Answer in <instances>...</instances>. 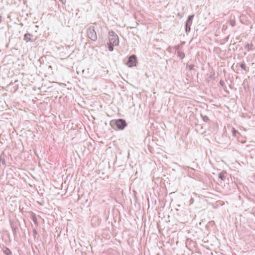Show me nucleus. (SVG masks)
I'll return each instance as SVG.
<instances>
[{"mask_svg":"<svg viewBox=\"0 0 255 255\" xmlns=\"http://www.w3.org/2000/svg\"><path fill=\"white\" fill-rule=\"evenodd\" d=\"M110 125L115 130H123L127 126V123L124 119H119L111 121Z\"/></svg>","mask_w":255,"mask_h":255,"instance_id":"obj_1","label":"nucleus"},{"mask_svg":"<svg viewBox=\"0 0 255 255\" xmlns=\"http://www.w3.org/2000/svg\"><path fill=\"white\" fill-rule=\"evenodd\" d=\"M87 35L92 41H96L97 40V32L95 31V27L93 25L90 26L87 29Z\"/></svg>","mask_w":255,"mask_h":255,"instance_id":"obj_2","label":"nucleus"},{"mask_svg":"<svg viewBox=\"0 0 255 255\" xmlns=\"http://www.w3.org/2000/svg\"><path fill=\"white\" fill-rule=\"evenodd\" d=\"M109 43L113 45H119V38L118 35L113 30H110L109 32Z\"/></svg>","mask_w":255,"mask_h":255,"instance_id":"obj_3","label":"nucleus"},{"mask_svg":"<svg viewBox=\"0 0 255 255\" xmlns=\"http://www.w3.org/2000/svg\"><path fill=\"white\" fill-rule=\"evenodd\" d=\"M194 14H192L188 16L187 19L185 22V31L187 33H189L191 30V26L192 24Z\"/></svg>","mask_w":255,"mask_h":255,"instance_id":"obj_4","label":"nucleus"},{"mask_svg":"<svg viewBox=\"0 0 255 255\" xmlns=\"http://www.w3.org/2000/svg\"><path fill=\"white\" fill-rule=\"evenodd\" d=\"M136 56L133 54L131 55L128 57L127 65L129 67L135 66H136Z\"/></svg>","mask_w":255,"mask_h":255,"instance_id":"obj_5","label":"nucleus"},{"mask_svg":"<svg viewBox=\"0 0 255 255\" xmlns=\"http://www.w3.org/2000/svg\"><path fill=\"white\" fill-rule=\"evenodd\" d=\"M23 39L26 42H34L36 40V37H34V36L29 33H27L24 34L23 37Z\"/></svg>","mask_w":255,"mask_h":255,"instance_id":"obj_6","label":"nucleus"},{"mask_svg":"<svg viewBox=\"0 0 255 255\" xmlns=\"http://www.w3.org/2000/svg\"><path fill=\"white\" fill-rule=\"evenodd\" d=\"M227 174V172L226 171H223L221 173L218 174V177L222 180H225L226 178V175Z\"/></svg>","mask_w":255,"mask_h":255,"instance_id":"obj_7","label":"nucleus"},{"mask_svg":"<svg viewBox=\"0 0 255 255\" xmlns=\"http://www.w3.org/2000/svg\"><path fill=\"white\" fill-rule=\"evenodd\" d=\"M4 156V153L2 152V153L0 155V162H1L3 165H6Z\"/></svg>","mask_w":255,"mask_h":255,"instance_id":"obj_8","label":"nucleus"},{"mask_svg":"<svg viewBox=\"0 0 255 255\" xmlns=\"http://www.w3.org/2000/svg\"><path fill=\"white\" fill-rule=\"evenodd\" d=\"M3 252L6 255H11V252L10 250L7 247L4 248V249L3 250Z\"/></svg>","mask_w":255,"mask_h":255,"instance_id":"obj_9","label":"nucleus"},{"mask_svg":"<svg viewBox=\"0 0 255 255\" xmlns=\"http://www.w3.org/2000/svg\"><path fill=\"white\" fill-rule=\"evenodd\" d=\"M240 66L241 67V68H242L245 71H249V68L247 67L246 65L245 64V63H242L241 64H240Z\"/></svg>","mask_w":255,"mask_h":255,"instance_id":"obj_10","label":"nucleus"},{"mask_svg":"<svg viewBox=\"0 0 255 255\" xmlns=\"http://www.w3.org/2000/svg\"><path fill=\"white\" fill-rule=\"evenodd\" d=\"M178 56L180 58V59H182L185 57V53L183 52L178 51L177 52Z\"/></svg>","mask_w":255,"mask_h":255,"instance_id":"obj_11","label":"nucleus"},{"mask_svg":"<svg viewBox=\"0 0 255 255\" xmlns=\"http://www.w3.org/2000/svg\"><path fill=\"white\" fill-rule=\"evenodd\" d=\"M108 49L110 51H113L114 50V47L116 46V45H113L112 44H110L109 43H108Z\"/></svg>","mask_w":255,"mask_h":255,"instance_id":"obj_12","label":"nucleus"},{"mask_svg":"<svg viewBox=\"0 0 255 255\" xmlns=\"http://www.w3.org/2000/svg\"><path fill=\"white\" fill-rule=\"evenodd\" d=\"M232 134H233V136H237L240 133H239V132L238 130L235 129V128H232Z\"/></svg>","mask_w":255,"mask_h":255,"instance_id":"obj_13","label":"nucleus"},{"mask_svg":"<svg viewBox=\"0 0 255 255\" xmlns=\"http://www.w3.org/2000/svg\"><path fill=\"white\" fill-rule=\"evenodd\" d=\"M201 116L202 118V119L205 122H207L209 119V118L207 116H206V115H203L202 114H201Z\"/></svg>","mask_w":255,"mask_h":255,"instance_id":"obj_14","label":"nucleus"},{"mask_svg":"<svg viewBox=\"0 0 255 255\" xmlns=\"http://www.w3.org/2000/svg\"><path fill=\"white\" fill-rule=\"evenodd\" d=\"M230 24L232 26L234 27L236 25V21L235 18L234 19H231L229 21Z\"/></svg>","mask_w":255,"mask_h":255,"instance_id":"obj_15","label":"nucleus"},{"mask_svg":"<svg viewBox=\"0 0 255 255\" xmlns=\"http://www.w3.org/2000/svg\"><path fill=\"white\" fill-rule=\"evenodd\" d=\"M253 46V44L252 43H251V44H247L246 45V48H247L248 49V51H250V50L251 49V48Z\"/></svg>","mask_w":255,"mask_h":255,"instance_id":"obj_16","label":"nucleus"},{"mask_svg":"<svg viewBox=\"0 0 255 255\" xmlns=\"http://www.w3.org/2000/svg\"><path fill=\"white\" fill-rule=\"evenodd\" d=\"M186 67L188 68L190 70H192L194 69V65H189V64H187L186 65Z\"/></svg>","mask_w":255,"mask_h":255,"instance_id":"obj_17","label":"nucleus"},{"mask_svg":"<svg viewBox=\"0 0 255 255\" xmlns=\"http://www.w3.org/2000/svg\"><path fill=\"white\" fill-rule=\"evenodd\" d=\"M32 221H33V222L35 224H37V220L36 217L35 216H33L32 217Z\"/></svg>","mask_w":255,"mask_h":255,"instance_id":"obj_18","label":"nucleus"},{"mask_svg":"<svg viewBox=\"0 0 255 255\" xmlns=\"http://www.w3.org/2000/svg\"><path fill=\"white\" fill-rule=\"evenodd\" d=\"M174 48L176 50H178L179 51V49L180 48V46L179 45H176L174 46Z\"/></svg>","mask_w":255,"mask_h":255,"instance_id":"obj_19","label":"nucleus"},{"mask_svg":"<svg viewBox=\"0 0 255 255\" xmlns=\"http://www.w3.org/2000/svg\"><path fill=\"white\" fill-rule=\"evenodd\" d=\"M219 83L222 87H223L225 85V82L222 80L220 81Z\"/></svg>","mask_w":255,"mask_h":255,"instance_id":"obj_20","label":"nucleus"},{"mask_svg":"<svg viewBox=\"0 0 255 255\" xmlns=\"http://www.w3.org/2000/svg\"><path fill=\"white\" fill-rule=\"evenodd\" d=\"M33 234L34 236H36L37 234V232L35 229L33 230Z\"/></svg>","mask_w":255,"mask_h":255,"instance_id":"obj_21","label":"nucleus"},{"mask_svg":"<svg viewBox=\"0 0 255 255\" xmlns=\"http://www.w3.org/2000/svg\"><path fill=\"white\" fill-rule=\"evenodd\" d=\"M16 229H17L16 228H12V230H13V232L14 235L15 234V233L16 232Z\"/></svg>","mask_w":255,"mask_h":255,"instance_id":"obj_22","label":"nucleus"},{"mask_svg":"<svg viewBox=\"0 0 255 255\" xmlns=\"http://www.w3.org/2000/svg\"><path fill=\"white\" fill-rule=\"evenodd\" d=\"M227 28V26L224 25L223 26V29L226 30Z\"/></svg>","mask_w":255,"mask_h":255,"instance_id":"obj_23","label":"nucleus"},{"mask_svg":"<svg viewBox=\"0 0 255 255\" xmlns=\"http://www.w3.org/2000/svg\"><path fill=\"white\" fill-rule=\"evenodd\" d=\"M62 3H65L66 2V0H59Z\"/></svg>","mask_w":255,"mask_h":255,"instance_id":"obj_24","label":"nucleus"},{"mask_svg":"<svg viewBox=\"0 0 255 255\" xmlns=\"http://www.w3.org/2000/svg\"><path fill=\"white\" fill-rule=\"evenodd\" d=\"M48 68H50V69H51L52 68V66L51 65H49L48 66Z\"/></svg>","mask_w":255,"mask_h":255,"instance_id":"obj_25","label":"nucleus"},{"mask_svg":"<svg viewBox=\"0 0 255 255\" xmlns=\"http://www.w3.org/2000/svg\"><path fill=\"white\" fill-rule=\"evenodd\" d=\"M156 255H160V254H157Z\"/></svg>","mask_w":255,"mask_h":255,"instance_id":"obj_26","label":"nucleus"}]
</instances>
